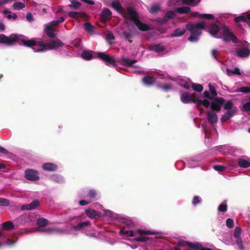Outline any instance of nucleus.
<instances>
[{"label": "nucleus", "instance_id": "f257e3e1", "mask_svg": "<svg viewBox=\"0 0 250 250\" xmlns=\"http://www.w3.org/2000/svg\"><path fill=\"white\" fill-rule=\"evenodd\" d=\"M206 22L202 21L194 24H187L186 27L190 32V36L188 38L190 42H196L198 40V37L202 34V30L205 28Z\"/></svg>", "mask_w": 250, "mask_h": 250}, {"label": "nucleus", "instance_id": "f03ea898", "mask_svg": "<svg viewBox=\"0 0 250 250\" xmlns=\"http://www.w3.org/2000/svg\"><path fill=\"white\" fill-rule=\"evenodd\" d=\"M39 44L40 45V48L38 50L32 48L34 52H42L46 50L56 49L63 46L64 43L60 40L57 39L56 40H51L47 43L41 41V42Z\"/></svg>", "mask_w": 250, "mask_h": 250}, {"label": "nucleus", "instance_id": "7ed1b4c3", "mask_svg": "<svg viewBox=\"0 0 250 250\" xmlns=\"http://www.w3.org/2000/svg\"><path fill=\"white\" fill-rule=\"evenodd\" d=\"M97 57L104 62L105 64L108 66H115L117 65L116 62H118L114 56H109L104 52H97Z\"/></svg>", "mask_w": 250, "mask_h": 250}, {"label": "nucleus", "instance_id": "20e7f679", "mask_svg": "<svg viewBox=\"0 0 250 250\" xmlns=\"http://www.w3.org/2000/svg\"><path fill=\"white\" fill-rule=\"evenodd\" d=\"M242 48L236 51V55L239 58H246L250 55V43L247 41L242 42Z\"/></svg>", "mask_w": 250, "mask_h": 250}, {"label": "nucleus", "instance_id": "39448f33", "mask_svg": "<svg viewBox=\"0 0 250 250\" xmlns=\"http://www.w3.org/2000/svg\"><path fill=\"white\" fill-rule=\"evenodd\" d=\"M19 35L12 34L9 37L4 34H0V43H6L8 45H13L19 40Z\"/></svg>", "mask_w": 250, "mask_h": 250}, {"label": "nucleus", "instance_id": "423d86ee", "mask_svg": "<svg viewBox=\"0 0 250 250\" xmlns=\"http://www.w3.org/2000/svg\"><path fill=\"white\" fill-rule=\"evenodd\" d=\"M210 103V108L212 111L219 112L221 109L222 105L225 103V99L222 97H214Z\"/></svg>", "mask_w": 250, "mask_h": 250}, {"label": "nucleus", "instance_id": "0eeeda50", "mask_svg": "<svg viewBox=\"0 0 250 250\" xmlns=\"http://www.w3.org/2000/svg\"><path fill=\"white\" fill-rule=\"evenodd\" d=\"M197 98V97L195 93L190 94L189 92H185L181 94L180 99L184 104L196 103Z\"/></svg>", "mask_w": 250, "mask_h": 250}, {"label": "nucleus", "instance_id": "6e6552de", "mask_svg": "<svg viewBox=\"0 0 250 250\" xmlns=\"http://www.w3.org/2000/svg\"><path fill=\"white\" fill-rule=\"evenodd\" d=\"M223 41L225 42H229L231 41L234 43L238 42L236 37L227 27H224L223 29Z\"/></svg>", "mask_w": 250, "mask_h": 250}, {"label": "nucleus", "instance_id": "1a4fd4ad", "mask_svg": "<svg viewBox=\"0 0 250 250\" xmlns=\"http://www.w3.org/2000/svg\"><path fill=\"white\" fill-rule=\"evenodd\" d=\"M25 177L29 181H36L40 179L39 172L35 169H27L25 171Z\"/></svg>", "mask_w": 250, "mask_h": 250}, {"label": "nucleus", "instance_id": "9d476101", "mask_svg": "<svg viewBox=\"0 0 250 250\" xmlns=\"http://www.w3.org/2000/svg\"><path fill=\"white\" fill-rule=\"evenodd\" d=\"M20 36H19V40L17 41L20 44L21 43L27 47H32L33 46H37L39 48H40L39 43L41 42V41H36L34 40H25V39H21Z\"/></svg>", "mask_w": 250, "mask_h": 250}, {"label": "nucleus", "instance_id": "9b49d317", "mask_svg": "<svg viewBox=\"0 0 250 250\" xmlns=\"http://www.w3.org/2000/svg\"><path fill=\"white\" fill-rule=\"evenodd\" d=\"M40 205L39 201L37 200H34L32 202L28 204L23 205L21 207V210H30L36 208Z\"/></svg>", "mask_w": 250, "mask_h": 250}, {"label": "nucleus", "instance_id": "f8f14e48", "mask_svg": "<svg viewBox=\"0 0 250 250\" xmlns=\"http://www.w3.org/2000/svg\"><path fill=\"white\" fill-rule=\"evenodd\" d=\"M178 246H180V247L188 246L191 248L198 249L199 248L201 245L199 243H197L196 244H193V243L188 242V241H185L184 240H182V241L178 242Z\"/></svg>", "mask_w": 250, "mask_h": 250}, {"label": "nucleus", "instance_id": "ddd939ff", "mask_svg": "<svg viewBox=\"0 0 250 250\" xmlns=\"http://www.w3.org/2000/svg\"><path fill=\"white\" fill-rule=\"evenodd\" d=\"M112 12L108 8H104L101 14V21L103 22H106L110 19Z\"/></svg>", "mask_w": 250, "mask_h": 250}, {"label": "nucleus", "instance_id": "4468645a", "mask_svg": "<svg viewBox=\"0 0 250 250\" xmlns=\"http://www.w3.org/2000/svg\"><path fill=\"white\" fill-rule=\"evenodd\" d=\"M208 122L211 124H216L218 121V117L214 111H209L207 113Z\"/></svg>", "mask_w": 250, "mask_h": 250}, {"label": "nucleus", "instance_id": "2eb2a0df", "mask_svg": "<svg viewBox=\"0 0 250 250\" xmlns=\"http://www.w3.org/2000/svg\"><path fill=\"white\" fill-rule=\"evenodd\" d=\"M175 16V13L173 11H169L166 13L165 17L164 18H159L158 19V21L161 23H164Z\"/></svg>", "mask_w": 250, "mask_h": 250}, {"label": "nucleus", "instance_id": "dca6fc26", "mask_svg": "<svg viewBox=\"0 0 250 250\" xmlns=\"http://www.w3.org/2000/svg\"><path fill=\"white\" fill-rule=\"evenodd\" d=\"M44 26V32L46 35L49 38H55L56 34L54 33V29L52 27H51V25L46 24Z\"/></svg>", "mask_w": 250, "mask_h": 250}, {"label": "nucleus", "instance_id": "f3484780", "mask_svg": "<svg viewBox=\"0 0 250 250\" xmlns=\"http://www.w3.org/2000/svg\"><path fill=\"white\" fill-rule=\"evenodd\" d=\"M137 62V60L136 59H134L132 60H129L127 58H122L120 60L118 61V62L120 64L126 66H132L133 64Z\"/></svg>", "mask_w": 250, "mask_h": 250}, {"label": "nucleus", "instance_id": "a211bd4d", "mask_svg": "<svg viewBox=\"0 0 250 250\" xmlns=\"http://www.w3.org/2000/svg\"><path fill=\"white\" fill-rule=\"evenodd\" d=\"M58 167L56 164L52 163H44L42 166V169L46 171H56Z\"/></svg>", "mask_w": 250, "mask_h": 250}, {"label": "nucleus", "instance_id": "6ab92c4d", "mask_svg": "<svg viewBox=\"0 0 250 250\" xmlns=\"http://www.w3.org/2000/svg\"><path fill=\"white\" fill-rule=\"evenodd\" d=\"M134 23L141 31H146L149 30L150 29L148 25L142 23L139 19L136 20Z\"/></svg>", "mask_w": 250, "mask_h": 250}, {"label": "nucleus", "instance_id": "aec40b11", "mask_svg": "<svg viewBox=\"0 0 250 250\" xmlns=\"http://www.w3.org/2000/svg\"><path fill=\"white\" fill-rule=\"evenodd\" d=\"M234 20L237 23L240 21L247 22L249 25L250 24V14H247L246 16L241 15L235 18Z\"/></svg>", "mask_w": 250, "mask_h": 250}, {"label": "nucleus", "instance_id": "412c9836", "mask_svg": "<svg viewBox=\"0 0 250 250\" xmlns=\"http://www.w3.org/2000/svg\"><path fill=\"white\" fill-rule=\"evenodd\" d=\"M148 48L150 51H153L158 53L163 52L166 49V47L164 46L159 44L150 45L149 46Z\"/></svg>", "mask_w": 250, "mask_h": 250}, {"label": "nucleus", "instance_id": "4be33fe9", "mask_svg": "<svg viewBox=\"0 0 250 250\" xmlns=\"http://www.w3.org/2000/svg\"><path fill=\"white\" fill-rule=\"evenodd\" d=\"M219 30V26L215 24H211L208 26V32L213 36L216 37Z\"/></svg>", "mask_w": 250, "mask_h": 250}, {"label": "nucleus", "instance_id": "5701e85b", "mask_svg": "<svg viewBox=\"0 0 250 250\" xmlns=\"http://www.w3.org/2000/svg\"><path fill=\"white\" fill-rule=\"evenodd\" d=\"M127 11L128 14L130 17V20L134 22L136 20H138L137 13L134 9L129 7L127 8Z\"/></svg>", "mask_w": 250, "mask_h": 250}, {"label": "nucleus", "instance_id": "b1692460", "mask_svg": "<svg viewBox=\"0 0 250 250\" xmlns=\"http://www.w3.org/2000/svg\"><path fill=\"white\" fill-rule=\"evenodd\" d=\"M236 112V110H230L228 111L226 113L223 115L221 118L222 122H225L231 118Z\"/></svg>", "mask_w": 250, "mask_h": 250}, {"label": "nucleus", "instance_id": "393cba45", "mask_svg": "<svg viewBox=\"0 0 250 250\" xmlns=\"http://www.w3.org/2000/svg\"><path fill=\"white\" fill-rule=\"evenodd\" d=\"M86 215L91 219L96 218L99 216V213L98 211L93 209H89L85 210Z\"/></svg>", "mask_w": 250, "mask_h": 250}, {"label": "nucleus", "instance_id": "a878e982", "mask_svg": "<svg viewBox=\"0 0 250 250\" xmlns=\"http://www.w3.org/2000/svg\"><path fill=\"white\" fill-rule=\"evenodd\" d=\"M90 225V221H85L79 223L78 225L74 226L73 229L75 230H81L84 229L87 226Z\"/></svg>", "mask_w": 250, "mask_h": 250}, {"label": "nucleus", "instance_id": "bb28decb", "mask_svg": "<svg viewBox=\"0 0 250 250\" xmlns=\"http://www.w3.org/2000/svg\"><path fill=\"white\" fill-rule=\"evenodd\" d=\"M155 79L154 77L145 76L142 79L143 83L147 85H151L154 83Z\"/></svg>", "mask_w": 250, "mask_h": 250}, {"label": "nucleus", "instance_id": "cd10ccee", "mask_svg": "<svg viewBox=\"0 0 250 250\" xmlns=\"http://www.w3.org/2000/svg\"><path fill=\"white\" fill-rule=\"evenodd\" d=\"M111 6L119 13L123 12V8L119 1H113L111 3Z\"/></svg>", "mask_w": 250, "mask_h": 250}, {"label": "nucleus", "instance_id": "c85d7f7f", "mask_svg": "<svg viewBox=\"0 0 250 250\" xmlns=\"http://www.w3.org/2000/svg\"><path fill=\"white\" fill-rule=\"evenodd\" d=\"M186 31V30L184 28H177L175 29L173 33L171 34V37H180L184 35Z\"/></svg>", "mask_w": 250, "mask_h": 250}, {"label": "nucleus", "instance_id": "c756f323", "mask_svg": "<svg viewBox=\"0 0 250 250\" xmlns=\"http://www.w3.org/2000/svg\"><path fill=\"white\" fill-rule=\"evenodd\" d=\"M196 104L197 106H199L200 105H203L206 108H208L210 105V103L208 100L205 99L202 101L200 100L198 97L196 99Z\"/></svg>", "mask_w": 250, "mask_h": 250}, {"label": "nucleus", "instance_id": "7c9ffc66", "mask_svg": "<svg viewBox=\"0 0 250 250\" xmlns=\"http://www.w3.org/2000/svg\"><path fill=\"white\" fill-rule=\"evenodd\" d=\"M175 11L179 14H188L190 11V8L188 6H182L177 8Z\"/></svg>", "mask_w": 250, "mask_h": 250}, {"label": "nucleus", "instance_id": "2f4dec72", "mask_svg": "<svg viewBox=\"0 0 250 250\" xmlns=\"http://www.w3.org/2000/svg\"><path fill=\"white\" fill-rule=\"evenodd\" d=\"M49 221L44 218H39L37 221V224L40 227H43L48 224Z\"/></svg>", "mask_w": 250, "mask_h": 250}, {"label": "nucleus", "instance_id": "473e14b6", "mask_svg": "<svg viewBox=\"0 0 250 250\" xmlns=\"http://www.w3.org/2000/svg\"><path fill=\"white\" fill-rule=\"evenodd\" d=\"M97 196V192L94 189L89 190L87 194V197L88 198L91 202L96 200Z\"/></svg>", "mask_w": 250, "mask_h": 250}, {"label": "nucleus", "instance_id": "72a5a7b5", "mask_svg": "<svg viewBox=\"0 0 250 250\" xmlns=\"http://www.w3.org/2000/svg\"><path fill=\"white\" fill-rule=\"evenodd\" d=\"M238 164L240 167L243 168H247L250 167V163L243 159H239Z\"/></svg>", "mask_w": 250, "mask_h": 250}, {"label": "nucleus", "instance_id": "f704fd0d", "mask_svg": "<svg viewBox=\"0 0 250 250\" xmlns=\"http://www.w3.org/2000/svg\"><path fill=\"white\" fill-rule=\"evenodd\" d=\"M81 56L85 60H90L93 58L91 52L87 50L83 51L81 54Z\"/></svg>", "mask_w": 250, "mask_h": 250}, {"label": "nucleus", "instance_id": "c9c22d12", "mask_svg": "<svg viewBox=\"0 0 250 250\" xmlns=\"http://www.w3.org/2000/svg\"><path fill=\"white\" fill-rule=\"evenodd\" d=\"M201 0H183V3L189 6H195L197 5Z\"/></svg>", "mask_w": 250, "mask_h": 250}, {"label": "nucleus", "instance_id": "e433bc0d", "mask_svg": "<svg viewBox=\"0 0 250 250\" xmlns=\"http://www.w3.org/2000/svg\"><path fill=\"white\" fill-rule=\"evenodd\" d=\"M68 15L72 18H82L84 16V14H83L82 13L80 12H69L68 13Z\"/></svg>", "mask_w": 250, "mask_h": 250}, {"label": "nucleus", "instance_id": "4c0bfd02", "mask_svg": "<svg viewBox=\"0 0 250 250\" xmlns=\"http://www.w3.org/2000/svg\"><path fill=\"white\" fill-rule=\"evenodd\" d=\"M71 4L69 5V7L71 9H77L81 7V3L76 0H69Z\"/></svg>", "mask_w": 250, "mask_h": 250}, {"label": "nucleus", "instance_id": "58836bf2", "mask_svg": "<svg viewBox=\"0 0 250 250\" xmlns=\"http://www.w3.org/2000/svg\"><path fill=\"white\" fill-rule=\"evenodd\" d=\"M125 39L128 40L130 43L132 42V40L131 39L133 37V34L130 32H127L126 31H124L123 32Z\"/></svg>", "mask_w": 250, "mask_h": 250}, {"label": "nucleus", "instance_id": "ea45409f", "mask_svg": "<svg viewBox=\"0 0 250 250\" xmlns=\"http://www.w3.org/2000/svg\"><path fill=\"white\" fill-rule=\"evenodd\" d=\"M13 9L16 10H20L25 7V5L21 2H16L12 5Z\"/></svg>", "mask_w": 250, "mask_h": 250}, {"label": "nucleus", "instance_id": "a19ab883", "mask_svg": "<svg viewBox=\"0 0 250 250\" xmlns=\"http://www.w3.org/2000/svg\"><path fill=\"white\" fill-rule=\"evenodd\" d=\"M14 227V224L11 221H6L3 223L2 225V228L4 229H11Z\"/></svg>", "mask_w": 250, "mask_h": 250}, {"label": "nucleus", "instance_id": "79ce46f5", "mask_svg": "<svg viewBox=\"0 0 250 250\" xmlns=\"http://www.w3.org/2000/svg\"><path fill=\"white\" fill-rule=\"evenodd\" d=\"M191 87L194 91H197L198 92H202L204 88L202 85L196 83H192Z\"/></svg>", "mask_w": 250, "mask_h": 250}, {"label": "nucleus", "instance_id": "37998d69", "mask_svg": "<svg viewBox=\"0 0 250 250\" xmlns=\"http://www.w3.org/2000/svg\"><path fill=\"white\" fill-rule=\"evenodd\" d=\"M227 72L228 75H231L232 74L240 75L241 74L240 70L238 67L235 68L233 70L227 68Z\"/></svg>", "mask_w": 250, "mask_h": 250}, {"label": "nucleus", "instance_id": "c03bdc74", "mask_svg": "<svg viewBox=\"0 0 250 250\" xmlns=\"http://www.w3.org/2000/svg\"><path fill=\"white\" fill-rule=\"evenodd\" d=\"M84 28L85 31L88 32H92L94 30V26L92 25L90 22H86L84 24Z\"/></svg>", "mask_w": 250, "mask_h": 250}, {"label": "nucleus", "instance_id": "a18cd8bd", "mask_svg": "<svg viewBox=\"0 0 250 250\" xmlns=\"http://www.w3.org/2000/svg\"><path fill=\"white\" fill-rule=\"evenodd\" d=\"M236 91L237 92L249 93H250V87H249V86L241 87L240 88H237L236 90Z\"/></svg>", "mask_w": 250, "mask_h": 250}, {"label": "nucleus", "instance_id": "49530a36", "mask_svg": "<svg viewBox=\"0 0 250 250\" xmlns=\"http://www.w3.org/2000/svg\"><path fill=\"white\" fill-rule=\"evenodd\" d=\"M120 232L122 234L126 235L130 237H132L134 235V232L132 230H125V229H123L120 230Z\"/></svg>", "mask_w": 250, "mask_h": 250}, {"label": "nucleus", "instance_id": "de8ad7c7", "mask_svg": "<svg viewBox=\"0 0 250 250\" xmlns=\"http://www.w3.org/2000/svg\"><path fill=\"white\" fill-rule=\"evenodd\" d=\"M199 18L201 19H214V17L209 14H199Z\"/></svg>", "mask_w": 250, "mask_h": 250}, {"label": "nucleus", "instance_id": "09e8293b", "mask_svg": "<svg viewBox=\"0 0 250 250\" xmlns=\"http://www.w3.org/2000/svg\"><path fill=\"white\" fill-rule=\"evenodd\" d=\"M158 87L160 88L165 91H168L170 90L172 88L171 86L169 84H159L158 85Z\"/></svg>", "mask_w": 250, "mask_h": 250}, {"label": "nucleus", "instance_id": "8fccbe9b", "mask_svg": "<svg viewBox=\"0 0 250 250\" xmlns=\"http://www.w3.org/2000/svg\"><path fill=\"white\" fill-rule=\"evenodd\" d=\"M228 209V206L226 203H222L218 207V210L222 212H226Z\"/></svg>", "mask_w": 250, "mask_h": 250}, {"label": "nucleus", "instance_id": "3c124183", "mask_svg": "<svg viewBox=\"0 0 250 250\" xmlns=\"http://www.w3.org/2000/svg\"><path fill=\"white\" fill-rule=\"evenodd\" d=\"M160 10V6L159 4H155L151 7L150 12L151 14H154L158 12Z\"/></svg>", "mask_w": 250, "mask_h": 250}, {"label": "nucleus", "instance_id": "603ef678", "mask_svg": "<svg viewBox=\"0 0 250 250\" xmlns=\"http://www.w3.org/2000/svg\"><path fill=\"white\" fill-rule=\"evenodd\" d=\"M51 178L52 180L57 183H61L62 181V177L58 174H53Z\"/></svg>", "mask_w": 250, "mask_h": 250}, {"label": "nucleus", "instance_id": "864d4df0", "mask_svg": "<svg viewBox=\"0 0 250 250\" xmlns=\"http://www.w3.org/2000/svg\"><path fill=\"white\" fill-rule=\"evenodd\" d=\"M233 103L231 101H228L224 105L225 110H232Z\"/></svg>", "mask_w": 250, "mask_h": 250}, {"label": "nucleus", "instance_id": "5fc2aeb1", "mask_svg": "<svg viewBox=\"0 0 250 250\" xmlns=\"http://www.w3.org/2000/svg\"><path fill=\"white\" fill-rule=\"evenodd\" d=\"M242 229L239 227H236L235 228L234 233H233V236L234 237H240V234L241 233Z\"/></svg>", "mask_w": 250, "mask_h": 250}, {"label": "nucleus", "instance_id": "6e6d98bb", "mask_svg": "<svg viewBox=\"0 0 250 250\" xmlns=\"http://www.w3.org/2000/svg\"><path fill=\"white\" fill-rule=\"evenodd\" d=\"M138 232L140 234L144 233L146 234H150V235H155L157 234V232L155 231H151L150 230H145L143 229H139L138 230Z\"/></svg>", "mask_w": 250, "mask_h": 250}, {"label": "nucleus", "instance_id": "4d7b16f0", "mask_svg": "<svg viewBox=\"0 0 250 250\" xmlns=\"http://www.w3.org/2000/svg\"><path fill=\"white\" fill-rule=\"evenodd\" d=\"M208 88L209 89V91H210L211 94L213 96V97H214V96H216L217 95V93L216 90H215L214 87L212 84L209 83L208 84Z\"/></svg>", "mask_w": 250, "mask_h": 250}, {"label": "nucleus", "instance_id": "13d9d810", "mask_svg": "<svg viewBox=\"0 0 250 250\" xmlns=\"http://www.w3.org/2000/svg\"><path fill=\"white\" fill-rule=\"evenodd\" d=\"M10 205L8 200L4 198H0V206H8Z\"/></svg>", "mask_w": 250, "mask_h": 250}, {"label": "nucleus", "instance_id": "bf43d9fd", "mask_svg": "<svg viewBox=\"0 0 250 250\" xmlns=\"http://www.w3.org/2000/svg\"><path fill=\"white\" fill-rule=\"evenodd\" d=\"M226 226L229 228H232L234 227L233 220L231 218H228L226 220Z\"/></svg>", "mask_w": 250, "mask_h": 250}, {"label": "nucleus", "instance_id": "052dcab7", "mask_svg": "<svg viewBox=\"0 0 250 250\" xmlns=\"http://www.w3.org/2000/svg\"><path fill=\"white\" fill-rule=\"evenodd\" d=\"M148 237L138 236L134 238V240L137 242H145L148 240Z\"/></svg>", "mask_w": 250, "mask_h": 250}, {"label": "nucleus", "instance_id": "680f3d73", "mask_svg": "<svg viewBox=\"0 0 250 250\" xmlns=\"http://www.w3.org/2000/svg\"><path fill=\"white\" fill-rule=\"evenodd\" d=\"M200 199L199 196H194L193 198L192 203L194 206H196L200 202Z\"/></svg>", "mask_w": 250, "mask_h": 250}, {"label": "nucleus", "instance_id": "e2e57ef3", "mask_svg": "<svg viewBox=\"0 0 250 250\" xmlns=\"http://www.w3.org/2000/svg\"><path fill=\"white\" fill-rule=\"evenodd\" d=\"M215 170L218 171H223L225 169V167L221 165H216L213 167Z\"/></svg>", "mask_w": 250, "mask_h": 250}, {"label": "nucleus", "instance_id": "0e129e2a", "mask_svg": "<svg viewBox=\"0 0 250 250\" xmlns=\"http://www.w3.org/2000/svg\"><path fill=\"white\" fill-rule=\"evenodd\" d=\"M243 108L244 111H250V102L246 103L243 105Z\"/></svg>", "mask_w": 250, "mask_h": 250}, {"label": "nucleus", "instance_id": "69168bd1", "mask_svg": "<svg viewBox=\"0 0 250 250\" xmlns=\"http://www.w3.org/2000/svg\"><path fill=\"white\" fill-rule=\"evenodd\" d=\"M204 97L210 100H213L214 97L210 95L208 91H205L203 93Z\"/></svg>", "mask_w": 250, "mask_h": 250}, {"label": "nucleus", "instance_id": "338daca9", "mask_svg": "<svg viewBox=\"0 0 250 250\" xmlns=\"http://www.w3.org/2000/svg\"><path fill=\"white\" fill-rule=\"evenodd\" d=\"M91 202V201H90V200L89 201H85L84 200H80L79 201V205L82 206H84L88 205V204H89Z\"/></svg>", "mask_w": 250, "mask_h": 250}, {"label": "nucleus", "instance_id": "774afa93", "mask_svg": "<svg viewBox=\"0 0 250 250\" xmlns=\"http://www.w3.org/2000/svg\"><path fill=\"white\" fill-rule=\"evenodd\" d=\"M106 39L108 41H111L115 39V37L113 33H108L106 35Z\"/></svg>", "mask_w": 250, "mask_h": 250}]
</instances>
